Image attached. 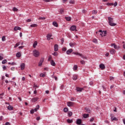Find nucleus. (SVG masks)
<instances>
[{
  "label": "nucleus",
  "mask_w": 125,
  "mask_h": 125,
  "mask_svg": "<svg viewBox=\"0 0 125 125\" xmlns=\"http://www.w3.org/2000/svg\"><path fill=\"white\" fill-rule=\"evenodd\" d=\"M94 121V118H92L90 120V122H92Z\"/></svg>",
  "instance_id": "nucleus-59"
},
{
  "label": "nucleus",
  "mask_w": 125,
  "mask_h": 125,
  "mask_svg": "<svg viewBox=\"0 0 125 125\" xmlns=\"http://www.w3.org/2000/svg\"><path fill=\"white\" fill-rule=\"evenodd\" d=\"M21 70H24V69H25V63H21Z\"/></svg>",
  "instance_id": "nucleus-13"
},
{
  "label": "nucleus",
  "mask_w": 125,
  "mask_h": 125,
  "mask_svg": "<svg viewBox=\"0 0 125 125\" xmlns=\"http://www.w3.org/2000/svg\"><path fill=\"white\" fill-rule=\"evenodd\" d=\"M72 79H73V81H76L77 80V79H78V75L73 76Z\"/></svg>",
  "instance_id": "nucleus-27"
},
{
  "label": "nucleus",
  "mask_w": 125,
  "mask_h": 125,
  "mask_svg": "<svg viewBox=\"0 0 125 125\" xmlns=\"http://www.w3.org/2000/svg\"><path fill=\"white\" fill-rule=\"evenodd\" d=\"M14 31H18V30H21V27H19V26H16L14 27Z\"/></svg>",
  "instance_id": "nucleus-16"
},
{
  "label": "nucleus",
  "mask_w": 125,
  "mask_h": 125,
  "mask_svg": "<svg viewBox=\"0 0 125 125\" xmlns=\"http://www.w3.org/2000/svg\"><path fill=\"white\" fill-rule=\"evenodd\" d=\"M52 36V35H51V34H48L47 35V40L48 41H50V38H51Z\"/></svg>",
  "instance_id": "nucleus-22"
},
{
  "label": "nucleus",
  "mask_w": 125,
  "mask_h": 125,
  "mask_svg": "<svg viewBox=\"0 0 125 125\" xmlns=\"http://www.w3.org/2000/svg\"><path fill=\"white\" fill-rule=\"evenodd\" d=\"M59 12H60V13L61 14H63V13H64V9H61L59 10Z\"/></svg>",
  "instance_id": "nucleus-24"
},
{
  "label": "nucleus",
  "mask_w": 125,
  "mask_h": 125,
  "mask_svg": "<svg viewBox=\"0 0 125 125\" xmlns=\"http://www.w3.org/2000/svg\"><path fill=\"white\" fill-rule=\"evenodd\" d=\"M71 31H77V26L75 25H72L70 27Z\"/></svg>",
  "instance_id": "nucleus-8"
},
{
  "label": "nucleus",
  "mask_w": 125,
  "mask_h": 125,
  "mask_svg": "<svg viewBox=\"0 0 125 125\" xmlns=\"http://www.w3.org/2000/svg\"><path fill=\"white\" fill-rule=\"evenodd\" d=\"M78 69V66L77 65H75L73 67V70H77Z\"/></svg>",
  "instance_id": "nucleus-44"
},
{
  "label": "nucleus",
  "mask_w": 125,
  "mask_h": 125,
  "mask_svg": "<svg viewBox=\"0 0 125 125\" xmlns=\"http://www.w3.org/2000/svg\"><path fill=\"white\" fill-rule=\"evenodd\" d=\"M2 59H3V57L0 56V61L2 60Z\"/></svg>",
  "instance_id": "nucleus-63"
},
{
  "label": "nucleus",
  "mask_w": 125,
  "mask_h": 125,
  "mask_svg": "<svg viewBox=\"0 0 125 125\" xmlns=\"http://www.w3.org/2000/svg\"><path fill=\"white\" fill-rule=\"evenodd\" d=\"M72 115H73V112L69 111L68 114V117H71Z\"/></svg>",
  "instance_id": "nucleus-36"
},
{
  "label": "nucleus",
  "mask_w": 125,
  "mask_h": 125,
  "mask_svg": "<svg viewBox=\"0 0 125 125\" xmlns=\"http://www.w3.org/2000/svg\"><path fill=\"white\" fill-rule=\"evenodd\" d=\"M67 122L68 124H72L73 123V120L67 119Z\"/></svg>",
  "instance_id": "nucleus-31"
},
{
  "label": "nucleus",
  "mask_w": 125,
  "mask_h": 125,
  "mask_svg": "<svg viewBox=\"0 0 125 125\" xmlns=\"http://www.w3.org/2000/svg\"><path fill=\"white\" fill-rule=\"evenodd\" d=\"M92 13L93 14H96L97 13V11H96V10H93L92 11Z\"/></svg>",
  "instance_id": "nucleus-52"
},
{
  "label": "nucleus",
  "mask_w": 125,
  "mask_h": 125,
  "mask_svg": "<svg viewBox=\"0 0 125 125\" xmlns=\"http://www.w3.org/2000/svg\"><path fill=\"white\" fill-rule=\"evenodd\" d=\"M7 62L6 60H4L2 61V64H5Z\"/></svg>",
  "instance_id": "nucleus-43"
},
{
  "label": "nucleus",
  "mask_w": 125,
  "mask_h": 125,
  "mask_svg": "<svg viewBox=\"0 0 125 125\" xmlns=\"http://www.w3.org/2000/svg\"><path fill=\"white\" fill-rule=\"evenodd\" d=\"M69 45L71 47H74V46L76 45V43H72V42H71V43H69Z\"/></svg>",
  "instance_id": "nucleus-29"
},
{
  "label": "nucleus",
  "mask_w": 125,
  "mask_h": 125,
  "mask_svg": "<svg viewBox=\"0 0 125 125\" xmlns=\"http://www.w3.org/2000/svg\"><path fill=\"white\" fill-rule=\"evenodd\" d=\"M31 21H32V20L31 19H28L26 21L29 22H31Z\"/></svg>",
  "instance_id": "nucleus-62"
},
{
  "label": "nucleus",
  "mask_w": 125,
  "mask_h": 125,
  "mask_svg": "<svg viewBox=\"0 0 125 125\" xmlns=\"http://www.w3.org/2000/svg\"><path fill=\"white\" fill-rule=\"evenodd\" d=\"M69 3H71L72 4H74V3H75V1H74V0H71L69 1Z\"/></svg>",
  "instance_id": "nucleus-45"
},
{
  "label": "nucleus",
  "mask_w": 125,
  "mask_h": 125,
  "mask_svg": "<svg viewBox=\"0 0 125 125\" xmlns=\"http://www.w3.org/2000/svg\"><path fill=\"white\" fill-rule=\"evenodd\" d=\"M46 18L45 17H39L38 18L39 20H45Z\"/></svg>",
  "instance_id": "nucleus-32"
},
{
  "label": "nucleus",
  "mask_w": 125,
  "mask_h": 125,
  "mask_svg": "<svg viewBox=\"0 0 125 125\" xmlns=\"http://www.w3.org/2000/svg\"><path fill=\"white\" fill-rule=\"evenodd\" d=\"M51 60H52V57H51V56H49L48 59V61H50V62H51Z\"/></svg>",
  "instance_id": "nucleus-33"
},
{
  "label": "nucleus",
  "mask_w": 125,
  "mask_h": 125,
  "mask_svg": "<svg viewBox=\"0 0 125 125\" xmlns=\"http://www.w3.org/2000/svg\"><path fill=\"white\" fill-rule=\"evenodd\" d=\"M21 43V42H19L18 43H17L14 46V48H16V47H17L18 46H19V45H20V44Z\"/></svg>",
  "instance_id": "nucleus-26"
},
{
  "label": "nucleus",
  "mask_w": 125,
  "mask_h": 125,
  "mask_svg": "<svg viewBox=\"0 0 125 125\" xmlns=\"http://www.w3.org/2000/svg\"><path fill=\"white\" fill-rule=\"evenodd\" d=\"M52 78H55V81H57V80H58L57 77L54 76V74L52 76Z\"/></svg>",
  "instance_id": "nucleus-42"
},
{
  "label": "nucleus",
  "mask_w": 125,
  "mask_h": 125,
  "mask_svg": "<svg viewBox=\"0 0 125 125\" xmlns=\"http://www.w3.org/2000/svg\"><path fill=\"white\" fill-rule=\"evenodd\" d=\"M100 33H102V34L101 33L100 35H101V36H102V37H105V36H106V34L107 33L106 31H103L102 30H100Z\"/></svg>",
  "instance_id": "nucleus-7"
},
{
  "label": "nucleus",
  "mask_w": 125,
  "mask_h": 125,
  "mask_svg": "<svg viewBox=\"0 0 125 125\" xmlns=\"http://www.w3.org/2000/svg\"><path fill=\"white\" fill-rule=\"evenodd\" d=\"M111 46H113L114 48L115 49H117V50L118 49H120V46H117V45H116V44L115 43L111 44Z\"/></svg>",
  "instance_id": "nucleus-5"
},
{
  "label": "nucleus",
  "mask_w": 125,
  "mask_h": 125,
  "mask_svg": "<svg viewBox=\"0 0 125 125\" xmlns=\"http://www.w3.org/2000/svg\"><path fill=\"white\" fill-rule=\"evenodd\" d=\"M11 71H15V67H12L11 68Z\"/></svg>",
  "instance_id": "nucleus-55"
},
{
  "label": "nucleus",
  "mask_w": 125,
  "mask_h": 125,
  "mask_svg": "<svg viewBox=\"0 0 125 125\" xmlns=\"http://www.w3.org/2000/svg\"><path fill=\"white\" fill-rule=\"evenodd\" d=\"M58 55V53L56 52L53 53V55H54V56H57Z\"/></svg>",
  "instance_id": "nucleus-48"
},
{
  "label": "nucleus",
  "mask_w": 125,
  "mask_h": 125,
  "mask_svg": "<svg viewBox=\"0 0 125 125\" xmlns=\"http://www.w3.org/2000/svg\"><path fill=\"white\" fill-rule=\"evenodd\" d=\"M73 52V49H69L67 51H66V54L69 55L71 54Z\"/></svg>",
  "instance_id": "nucleus-9"
},
{
  "label": "nucleus",
  "mask_w": 125,
  "mask_h": 125,
  "mask_svg": "<svg viewBox=\"0 0 125 125\" xmlns=\"http://www.w3.org/2000/svg\"><path fill=\"white\" fill-rule=\"evenodd\" d=\"M111 121H117V118L116 117H111Z\"/></svg>",
  "instance_id": "nucleus-34"
},
{
  "label": "nucleus",
  "mask_w": 125,
  "mask_h": 125,
  "mask_svg": "<svg viewBox=\"0 0 125 125\" xmlns=\"http://www.w3.org/2000/svg\"><path fill=\"white\" fill-rule=\"evenodd\" d=\"M77 125H80L82 124V120L81 119H78L76 121Z\"/></svg>",
  "instance_id": "nucleus-14"
},
{
  "label": "nucleus",
  "mask_w": 125,
  "mask_h": 125,
  "mask_svg": "<svg viewBox=\"0 0 125 125\" xmlns=\"http://www.w3.org/2000/svg\"><path fill=\"white\" fill-rule=\"evenodd\" d=\"M2 42H5V36L2 37Z\"/></svg>",
  "instance_id": "nucleus-47"
},
{
  "label": "nucleus",
  "mask_w": 125,
  "mask_h": 125,
  "mask_svg": "<svg viewBox=\"0 0 125 125\" xmlns=\"http://www.w3.org/2000/svg\"><path fill=\"white\" fill-rule=\"evenodd\" d=\"M37 45H38V42L37 41H35L33 45L34 48H36V47H37Z\"/></svg>",
  "instance_id": "nucleus-17"
},
{
  "label": "nucleus",
  "mask_w": 125,
  "mask_h": 125,
  "mask_svg": "<svg viewBox=\"0 0 125 125\" xmlns=\"http://www.w3.org/2000/svg\"><path fill=\"white\" fill-rule=\"evenodd\" d=\"M65 19L67 20V21H71V17H65Z\"/></svg>",
  "instance_id": "nucleus-38"
},
{
  "label": "nucleus",
  "mask_w": 125,
  "mask_h": 125,
  "mask_svg": "<svg viewBox=\"0 0 125 125\" xmlns=\"http://www.w3.org/2000/svg\"><path fill=\"white\" fill-rule=\"evenodd\" d=\"M11 65L12 66H14L15 65H16V63H15V62H12L11 63Z\"/></svg>",
  "instance_id": "nucleus-60"
},
{
  "label": "nucleus",
  "mask_w": 125,
  "mask_h": 125,
  "mask_svg": "<svg viewBox=\"0 0 125 125\" xmlns=\"http://www.w3.org/2000/svg\"><path fill=\"white\" fill-rule=\"evenodd\" d=\"M100 68L101 69V70H104V69L105 68V65H104L103 63L100 64Z\"/></svg>",
  "instance_id": "nucleus-10"
},
{
  "label": "nucleus",
  "mask_w": 125,
  "mask_h": 125,
  "mask_svg": "<svg viewBox=\"0 0 125 125\" xmlns=\"http://www.w3.org/2000/svg\"><path fill=\"white\" fill-rule=\"evenodd\" d=\"M108 23L110 26L114 27V26H116V25H117V24L113 22V18L111 17H108Z\"/></svg>",
  "instance_id": "nucleus-1"
},
{
  "label": "nucleus",
  "mask_w": 125,
  "mask_h": 125,
  "mask_svg": "<svg viewBox=\"0 0 125 125\" xmlns=\"http://www.w3.org/2000/svg\"><path fill=\"white\" fill-rule=\"evenodd\" d=\"M40 77H42L43 78V77H45V75L44 74H43V73H41L40 74Z\"/></svg>",
  "instance_id": "nucleus-46"
},
{
  "label": "nucleus",
  "mask_w": 125,
  "mask_h": 125,
  "mask_svg": "<svg viewBox=\"0 0 125 125\" xmlns=\"http://www.w3.org/2000/svg\"><path fill=\"white\" fill-rule=\"evenodd\" d=\"M80 62L82 65H84L85 64V62H84L83 60L81 61Z\"/></svg>",
  "instance_id": "nucleus-37"
},
{
  "label": "nucleus",
  "mask_w": 125,
  "mask_h": 125,
  "mask_svg": "<svg viewBox=\"0 0 125 125\" xmlns=\"http://www.w3.org/2000/svg\"><path fill=\"white\" fill-rule=\"evenodd\" d=\"M93 42L95 43H97V39H93Z\"/></svg>",
  "instance_id": "nucleus-49"
},
{
  "label": "nucleus",
  "mask_w": 125,
  "mask_h": 125,
  "mask_svg": "<svg viewBox=\"0 0 125 125\" xmlns=\"http://www.w3.org/2000/svg\"><path fill=\"white\" fill-rule=\"evenodd\" d=\"M36 120H37V121H40V120H41V117L40 116L37 117L36 118Z\"/></svg>",
  "instance_id": "nucleus-54"
},
{
  "label": "nucleus",
  "mask_w": 125,
  "mask_h": 125,
  "mask_svg": "<svg viewBox=\"0 0 125 125\" xmlns=\"http://www.w3.org/2000/svg\"><path fill=\"white\" fill-rule=\"evenodd\" d=\"M89 116V114H84L83 115V118H84V119H86V118H88V117Z\"/></svg>",
  "instance_id": "nucleus-23"
},
{
  "label": "nucleus",
  "mask_w": 125,
  "mask_h": 125,
  "mask_svg": "<svg viewBox=\"0 0 125 125\" xmlns=\"http://www.w3.org/2000/svg\"><path fill=\"white\" fill-rule=\"evenodd\" d=\"M66 50H67L66 47L62 48V51H66Z\"/></svg>",
  "instance_id": "nucleus-57"
},
{
  "label": "nucleus",
  "mask_w": 125,
  "mask_h": 125,
  "mask_svg": "<svg viewBox=\"0 0 125 125\" xmlns=\"http://www.w3.org/2000/svg\"><path fill=\"white\" fill-rule=\"evenodd\" d=\"M73 54H75V55H79V56H81L82 58H83L84 59H86V57L85 56H83V55L79 53V52H74L73 53Z\"/></svg>",
  "instance_id": "nucleus-3"
},
{
  "label": "nucleus",
  "mask_w": 125,
  "mask_h": 125,
  "mask_svg": "<svg viewBox=\"0 0 125 125\" xmlns=\"http://www.w3.org/2000/svg\"><path fill=\"white\" fill-rule=\"evenodd\" d=\"M5 125H10V124H9V122H6V123H5Z\"/></svg>",
  "instance_id": "nucleus-64"
},
{
  "label": "nucleus",
  "mask_w": 125,
  "mask_h": 125,
  "mask_svg": "<svg viewBox=\"0 0 125 125\" xmlns=\"http://www.w3.org/2000/svg\"><path fill=\"white\" fill-rule=\"evenodd\" d=\"M33 54L35 57H39L40 56V52L36 49L33 51Z\"/></svg>",
  "instance_id": "nucleus-2"
},
{
  "label": "nucleus",
  "mask_w": 125,
  "mask_h": 125,
  "mask_svg": "<svg viewBox=\"0 0 125 125\" xmlns=\"http://www.w3.org/2000/svg\"><path fill=\"white\" fill-rule=\"evenodd\" d=\"M83 88H80V87H77L76 88V90L77 91H79L80 92H82V91H83Z\"/></svg>",
  "instance_id": "nucleus-18"
},
{
  "label": "nucleus",
  "mask_w": 125,
  "mask_h": 125,
  "mask_svg": "<svg viewBox=\"0 0 125 125\" xmlns=\"http://www.w3.org/2000/svg\"><path fill=\"white\" fill-rule=\"evenodd\" d=\"M37 26H38L37 24H31L30 25V27H31L32 28H34L35 27H37Z\"/></svg>",
  "instance_id": "nucleus-35"
},
{
  "label": "nucleus",
  "mask_w": 125,
  "mask_h": 125,
  "mask_svg": "<svg viewBox=\"0 0 125 125\" xmlns=\"http://www.w3.org/2000/svg\"><path fill=\"white\" fill-rule=\"evenodd\" d=\"M45 2H50V1H53V0H43Z\"/></svg>",
  "instance_id": "nucleus-40"
},
{
  "label": "nucleus",
  "mask_w": 125,
  "mask_h": 125,
  "mask_svg": "<svg viewBox=\"0 0 125 125\" xmlns=\"http://www.w3.org/2000/svg\"><path fill=\"white\" fill-rule=\"evenodd\" d=\"M67 106H68V107H73V106L74 105L75 103H74L73 102H68L67 103Z\"/></svg>",
  "instance_id": "nucleus-4"
},
{
  "label": "nucleus",
  "mask_w": 125,
  "mask_h": 125,
  "mask_svg": "<svg viewBox=\"0 0 125 125\" xmlns=\"http://www.w3.org/2000/svg\"><path fill=\"white\" fill-rule=\"evenodd\" d=\"M53 25L55 26V27H58V24L56 21L53 22Z\"/></svg>",
  "instance_id": "nucleus-28"
},
{
  "label": "nucleus",
  "mask_w": 125,
  "mask_h": 125,
  "mask_svg": "<svg viewBox=\"0 0 125 125\" xmlns=\"http://www.w3.org/2000/svg\"><path fill=\"white\" fill-rule=\"evenodd\" d=\"M34 113H35V110L32 109V110L30 111V114H34Z\"/></svg>",
  "instance_id": "nucleus-50"
},
{
  "label": "nucleus",
  "mask_w": 125,
  "mask_h": 125,
  "mask_svg": "<svg viewBox=\"0 0 125 125\" xmlns=\"http://www.w3.org/2000/svg\"><path fill=\"white\" fill-rule=\"evenodd\" d=\"M2 68H3V69L4 70H6V66L3 65V66H2Z\"/></svg>",
  "instance_id": "nucleus-58"
},
{
  "label": "nucleus",
  "mask_w": 125,
  "mask_h": 125,
  "mask_svg": "<svg viewBox=\"0 0 125 125\" xmlns=\"http://www.w3.org/2000/svg\"><path fill=\"white\" fill-rule=\"evenodd\" d=\"M39 100V98H33L32 99V102H37Z\"/></svg>",
  "instance_id": "nucleus-15"
},
{
  "label": "nucleus",
  "mask_w": 125,
  "mask_h": 125,
  "mask_svg": "<svg viewBox=\"0 0 125 125\" xmlns=\"http://www.w3.org/2000/svg\"><path fill=\"white\" fill-rule=\"evenodd\" d=\"M39 109H40V105H37L36 108L33 110H34V112H37V111H38V110H39Z\"/></svg>",
  "instance_id": "nucleus-25"
},
{
  "label": "nucleus",
  "mask_w": 125,
  "mask_h": 125,
  "mask_svg": "<svg viewBox=\"0 0 125 125\" xmlns=\"http://www.w3.org/2000/svg\"><path fill=\"white\" fill-rule=\"evenodd\" d=\"M13 11H18V9L16 8V7H14Z\"/></svg>",
  "instance_id": "nucleus-51"
},
{
  "label": "nucleus",
  "mask_w": 125,
  "mask_h": 125,
  "mask_svg": "<svg viewBox=\"0 0 125 125\" xmlns=\"http://www.w3.org/2000/svg\"><path fill=\"white\" fill-rule=\"evenodd\" d=\"M54 50L55 51H58V45L57 44H55L54 45Z\"/></svg>",
  "instance_id": "nucleus-19"
},
{
  "label": "nucleus",
  "mask_w": 125,
  "mask_h": 125,
  "mask_svg": "<svg viewBox=\"0 0 125 125\" xmlns=\"http://www.w3.org/2000/svg\"><path fill=\"white\" fill-rule=\"evenodd\" d=\"M16 56L19 58L21 57V53H20V52L17 53L16 54Z\"/></svg>",
  "instance_id": "nucleus-30"
},
{
  "label": "nucleus",
  "mask_w": 125,
  "mask_h": 125,
  "mask_svg": "<svg viewBox=\"0 0 125 125\" xmlns=\"http://www.w3.org/2000/svg\"><path fill=\"white\" fill-rule=\"evenodd\" d=\"M110 81H114V77L111 76V77H110Z\"/></svg>",
  "instance_id": "nucleus-56"
},
{
  "label": "nucleus",
  "mask_w": 125,
  "mask_h": 125,
  "mask_svg": "<svg viewBox=\"0 0 125 125\" xmlns=\"http://www.w3.org/2000/svg\"><path fill=\"white\" fill-rule=\"evenodd\" d=\"M63 111L64 112V113H67L68 112V108L65 107L63 109Z\"/></svg>",
  "instance_id": "nucleus-39"
},
{
  "label": "nucleus",
  "mask_w": 125,
  "mask_h": 125,
  "mask_svg": "<svg viewBox=\"0 0 125 125\" xmlns=\"http://www.w3.org/2000/svg\"><path fill=\"white\" fill-rule=\"evenodd\" d=\"M7 109L8 110H9L10 111H11V110H13V106H12L11 105H9L7 107Z\"/></svg>",
  "instance_id": "nucleus-21"
},
{
  "label": "nucleus",
  "mask_w": 125,
  "mask_h": 125,
  "mask_svg": "<svg viewBox=\"0 0 125 125\" xmlns=\"http://www.w3.org/2000/svg\"><path fill=\"white\" fill-rule=\"evenodd\" d=\"M50 63H51V65L52 66H55L56 65V64L55 63V62H54V61L53 60H51V62H50Z\"/></svg>",
  "instance_id": "nucleus-20"
},
{
  "label": "nucleus",
  "mask_w": 125,
  "mask_h": 125,
  "mask_svg": "<svg viewBox=\"0 0 125 125\" xmlns=\"http://www.w3.org/2000/svg\"><path fill=\"white\" fill-rule=\"evenodd\" d=\"M103 88L104 91H106V88L105 87V86H103Z\"/></svg>",
  "instance_id": "nucleus-61"
},
{
  "label": "nucleus",
  "mask_w": 125,
  "mask_h": 125,
  "mask_svg": "<svg viewBox=\"0 0 125 125\" xmlns=\"http://www.w3.org/2000/svg\"><path fill=\"white\" fill-rule=\"evenodd\" d=\"M113 5L114 7L117 6V5H118V2H115L114 4H113Z\"/></svg>",
  "instance_id": "nucleus-53"
},
{
  "label": "nucleus",
  "mask_w": 125,
  "mask_h": 125,
  "mask_svg": "<svg viewBox=\"0 0 125 125\" xmlns=\"http://www.w3.org/2000/svg\"><path fill=\"white\" fill-rule=\"evenodd\" d=\"M85 113H91V111L90 110V109H89V108H87V107H85Z\"/></svg>",
  "instance_id": "nucleus-12"
},
{
  "label": "nucleus",
  "mask_w": 125,
  "mask_h": 125,
  "mask_svg": "<svg viewBox=\"0 0 125 125\" xmlns=\"http://www.w3.org/2000/svg\"><path fill=\"white\" fill-rule=\"evenodd\" d=\"M110 53H111V54H115V53H116V50L114 49H111L110 50Z\"/></svg>",
  "instance_id": "nucleus-11"
},
{
  "label": "nucleus",
  "mask_w": 125,
  "mask_h": 125,
  "mask_svg": "<svg viewBox=\"0 0 125 125\" xmlns=\"http://www.w3.org/2000/svg\"><path fill=\"white\" fill-rule=\"evenodd\" d=\"M43 61H44V58H42L39 62V67H41L42 65V63H43Z\"/></svg>",
  "instance_id": "nucleus-6"
},
{
  "label": "nucleus",
  "mask_w": 125,
  "mask_h": 125,
  "mask_svg": "<svg viewBox=\"0 0 125 125\" xmlns=\"http://www.w3.org/2000/svg\"><path fill=\"white\" fill-rule=\"evenodd\" d=\"M107 5H109L110 6H112L114 5V3H107Z\"/></svg>",
  "instance_id": "nucleus-41"
}]
</instances>
